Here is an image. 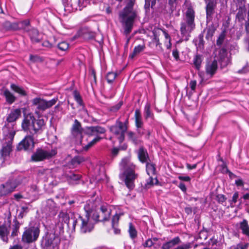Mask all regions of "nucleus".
I'll list each match as a JSON object with an SVG mask.
<instances>
[{
	"mask_svg": "<svg viewBox=\"0 0 249 249\" xmlns=\"http://www.w3.org/2000/svg\"><path fill=\"white\" fill-rule=\"evenodd\" d=\"M20 224L16 218L13 220V224L12 226V232L11 233V236L15 237L18 235L19 228Z\"/></svg>",
	"mask_w": 249,
	"mask_h": 249,
	"instance_id": "nucleus-31",
	"label": "nucleus"
},
{
	"mask_svg": "<svg viewBox=\"0 0 249 249\" xmlns=\"http://www.w3.org/2000/svg\"><path fill=\"white\" fill-rule=\"evenodd\" d=\"M238 197V192H235L233 195V196L232 198V201L234 203H235L237 202V199Z\"/></svg>",
	"mask_w": 249,
	"mask_h": 249,
	"instance_id": "nucleus-64",
	"label": "nucleus"
},
{
	"mask_svg": "<svg viewBox=\"0 0 249 249\" xmlns=\"http://www.w3.org/2000/svg\"><path fill=\"white\" fill-rule=\"evenodd\" d=\"M135 0H128L125 7L119 12V18L124 29L123 34L126 36L125 47H127L131 39L128 36L132 30L135 20L138 15V11L135 7Z\"/></svg>",
	"mask_w": 249,
	"mask_h": 249,
	"instance_id": "nucleus-1",
	"label": "nucleus"
},
{
	"mask_svg": "<svg viewBox=\"0 0 249 249\" xmlns=\"http://www.w3.org/2000/svg\"><path fill=\"white\" fill-rule=\"evenodd\" d=\"M57 101V98H53L47 101L40 98H36L33 99L32 102L33 105L36 106L38 109L44 111L55 105Z\"/></svg>",
	"mask_w": 249,
	"mask_h": 249,
	"instance_id": "nucleus-9",
	"label": "nucleus"
},
{
	"mask_svg": "<svg viewBox=\"0 0 249 249\" xmlns=\"http://www.w3.org/2000/svg\"><path fill=\"white\" fill-rule=\"evenodd\" d=\"M35 146L33 135L26 136L17 145L18 150H32Z\"/></svg>",
	"mask_w": 249,
	"mask_h": 249,
	"instance_id": "nucleus-10",
	"label": "nucleus"
},
{
	"mask_svg": "<svg viewBox=\"0 0 249 249\" xmlns=\"http://www.w3.org/2000/svg\"><path fill=\"white\" fill-rule=\"evenodd\" d=\"M95 209V207L93 205V203L91 201H87L84 206V210L86 212L85 215L89 216L90 213L93 211Z\"/></svg>",
	"mask_w": 249,
	"mask_h": 249,
	"instance_id": "nucleus-34",
	"label": "nucleus"
},
{
	"mask_svg": "<svg viewBox=\"0 0 249 249\" xmlns=\"http://www.w3.org/2000/svg\"><path fill=\"white\" fill-rule=\"evenodd\" d=\"M106 132L104 128L100 126H89L84 128V133L89 136L97 135Z\"/></svg>",
	"mask_w": 249,
	"mask_h": 249,
	"instance_id": "nucleus-15",
	"label": "nucleus"
},
{
	"mask_svg": "<svg viewBox=\"0 0 249 249\" xmlns=\"http://www.w3.org/2000/svg\"><path fill=\"white\" fill-rule=\"evenodd\" d=\"M128 139L135 145L139 144L141 142L137 135L132 131H128L127 133Z\"/></svg>",
	"mask_w": 249,
	"mask_h": 249,
	"instance_id": "nucleus-29",
	"label": "nucleus"
},
{
	"mask_svg": "<svg viewBox=\"0 0 249 249\" xmlns=\"http://www.w3.org/2000/svg\"><path fill=\"white\" fill-rule=\"evenodd\" d=\"M145 48L144 44L139 45L135 47L133 53L130 54L129 57L133 58L136 55L142 52Z\"/></svg>",
	"mask_w": 249,
	"mask_h": 249,
	"instance_id": "nucleus-33",
	"label": "nucleus"
},
{
	"mask_svg": "<svg viewBox=\"0 0 249 249\" xmlns=\"http://www.w3.org/2000/svg\"><path fill=\"white\" fill-rule=\"evenodd\" d=\"M247 244H238L236 247H233V249H247Z\"/></svg>",
	"mask_w": 249,
	"mask_h": 249,
	"instance_id": "nucleus-58",
	"label": "nucleus"
},
{
	"mask_svg": "<svg viewBox=\"0 0 249 249\" xmlns=\"http://www.w3.org/2000/svg\"><path fill=\"white\" fill-rule=\"evenodd\" d=\"M246 15V9L245 7H240L236 15V18L239 22H242Z\"/></svg>",
	"mask_w": 249,
	"mask_h": 249,
	"instance_id": "nucleus-27",
	"label": "nucleus"
},
{
	"mask_svg": "<svg viewBox=\"0 0 249 249\" xmlns=\"http://www.w3.org/2000/svg\"><path fill=\"white\" fill-rule=\"evenodd\" d=\"M30 60L33 63H41L43 60L38 55L31 54L30 55Z\"/></svg>",
	"mask_w": 249,
	"mask_h": 249,
	"instance_id": "nucleus-46",
	"label": "nucleus"
},
{
	"mask_svg": "<svg viewBox=\"0 0 249 249\" xmlns=\"http://www.w3.org/2000/svg\"><path fill=\"white\" fill-rule=\"evenodd\" d=\"M240 228L243 233L249 236V226L246 220H244L240 223Z\"/></svg>",
	"mask_w": 249,
	"mask_h": 249,
	"instance_id": "nucleus-37",
	"label": "nucleus"
},
{
	"mask_svg": "<svg viewBox=\"0 0 249 249\" xmlns=\"http://www.w3.org/2000/svg\"><path fill=\"white\" fill-rule=\"evenodd\" d=\"M217 62L215 60L209 61L207 62L205 66V70L207 74L212 77L217 70Z\"/></svg>",
	"mask_w": 249,
	"mask_h": 249,
	"instance_id": "nucleus-17",
	"label": "nucleus"
},
{
	"mask_svg": "<svg viewBox=\"0 0 249 249\" xmlns=\"http://www.w3.org/2000/svg\"><path fill=\"white\" fill-rule=\"evenodd\" d=\"M155 182H154V178L152 177H150L147 180L146 183H145L144 188L145 189H148L152 187L154 184H156L158 182V179L155 178Z\"/></svg>",
	"mask_w": 249,
	"mask_h": 249,
	"instance_id": "nucleus-39",
	"label": "nucleus"
},
{
	"mask_svg": "<svg viewBox=\"0 0 249 249\" xmlns=\"http://www.w3.org/2000/svg\"><path fill=\"white\" fill-rule=\"evenodd\" d=\"M73 96L75 101L80 106H83V101L79 93L77 90H74L73 92Z\"/></svg>",
	"mask_w": 249,
	"mask_h": 249,
	"instance_id": "nucleus-45",
	"label": "nucleus"
},
{
	"mask_svg": "<svg viewBox=\"0 0 249 249\" xmlns=\"http://www.w3.org/2000/svg\"><path fill=\"white\" fill-rule=\"evenodd\" d=\"M110 214V211L105 206H101L99 213H94L93 217L96 221H104L109 219Z\"/></svg>",
	"mask_w": 249,
	"mask_h": 249,
	"instance_id": "nucleus-14",
	"label": "nucleus"
},
{
	"mask_svg": "<svg viewBox=\"0 0 249 249\" xmlns=\"http://www.w3.org/2000/svg\"><path fill=\"white\" fill-rule=\"evenodd\" d=\"M101 139V137H96L94 139H93L91 141L89 142L87 144H86L84 147V149L85 150H88L89 148L94 145L95 143H96L98 142H99Z\"/></svg>",
	"mask_w": 249,
	"mask_h": 249,
	"instance_id": "nucleus-41",
	"label": "nucleus"
},
{
	"mask_svg": "<svg viewBox=\"0 0 249 249\" xmlns=\"http://www.w3.org/2000/svg\"><path fill=\"white\" fill-rule=\"evenodd\" d=\"M58 241V238L56 237L54 234H50L44 240V245L47 248L51 247L54 248L55 246L57 245Z\"/></svg>",
	"mask_w": 249,
	"mask_h": 249,
	"instance_id": "nucleus-19",
	"label": "nucleus"
},
{
	"mask_svg": "<svg viewBox=\"0 0 249 249\" xmlns=\"http://www.w3.org/2000/svg\"><path fill=\"white\" fill-rule=\"evenodd\" d=\"M11 89L15 92L18 93L21 96H24L27 94L26 92L22 87L15 84H11Z\"/></svg>",
	"mask_w": 249,
	"mask_h": 249,
	"instance_id": "nucleus-35",
	"label": "nucleus"
},
{
	"mask_svg": "<svg viewBox=\"0 0 249 249\" xmlns=\"http://www.w3.org/2000/svg\"><path fill=\"white\" fill-rule=\"evenodd\" d=\"M138 157L140 161L144 163L150 161V159L147 150L143 147L139 148L138 151Z\"/></svg>",
	"mask_w": 249,
	"mask_h": 249,
	"instance_id": "nucleus-23",
	"label": "nucleus"
},
{
	"mask_svg": "<svg viewBox=\"0 0 249 249\" xmlns=\"http://www.w3.org/2000/svg\"><path fill=\"white\" fill-rule=\"evenodd\" d=\"M117 76V73L113 72H109L106 75V79L108 83H112L115 79Z\"/></svg>",
	"mask_w": 249,
	"mask_h": 249,
	"instance_id": "nucleus-43",
	"label": "nucleus"
},
{
	"mask_svg": "<svg viewBox=\"0 0 249 249\" xmlns=\"http://www.w3.org/2000/svg\"><path fill=\"white\" fill-rule=\"evenodd\" d=\"M89 217L87 215H79L78 218L72 220L71 231H74L76 224L80 226V231L82 233L90 232L93 229V225L89 221Z\"/></svg>",
	"mask_w": 249,
	"mask_h": 249,
	"instance_id": "nucleus-4",
	"label": "nucleus"
},
{
	"mask_svg": "<svg viewBox=\"0 0 249 249\" xmlns=\"http://www.w3.org/2000/svg\"><path fill=\"white\" fill-rule=\"evenodd\" d=\"M135 119L136 126L138 128H141L143 124L142 121L141 113L139 109H136L135 111Z\"/></svg>",
	"mask_w": 249,
	"mask_h": 249,
	"instance_id": "nucleus-26",
	"label": "nucleus"
},
{
	"mask_svg": "<svg viewBox=\"0 0 249 249\" xmlns=\"http://www.w3.org/2000/svg\"><path fill=\"white\" fill-rule=\"evenodd\" d=\"M121 166L124 172L120 175L121 178H123L125 184L129 189H133L135 186L134 181L138 178V175L135 173L136 165L131 163L128 159H124L121 162Z\"/></svg>",
	"mask_w": 249,
	"mask_h": 249,
	"instance_id": "nucleus-2",
	"label": "nucleus"
},
{
	"mask_svg": "<svg viewBox=\"0 0 249 249\" xmlns=\"http://www.w3.org/2000/svg\"><path fill=\"white\" fill-rule=\"evenodd\" d=\"M195 11L191 6L188 7L185 14V22L188 24H191L195 26Z\"/></svg>",
	"mask_w": 249,
	"mask_h": 249,
	"instance_id": "nucleus-20",
	"label": "nucleus"
},
{
	"mask_svg": "<svg viewBox=\"0 0 249 249\" xmlns=\"http://www.w3.org/2000/svg\"><path fill=\"white\" fill-rule=\"evenodd\" d=\"M158 240V239L156 237L153 238H149L142 244V246L144 248H150L153 246Z\"/></svg>",
	"mask_w": 249,
	"mask_h": 249,
	"instance_id": "nucleus-38",
	"label": "nucleus"
},
{
	"mask_svg": "<svg viewBox=\"0 0 249 249\" xmlns=\"http://www.w3.org/2000/svg\"><path fill=\"white\" fill-rule=\"evenodd\" d=\"M84 128H82L80 123L76 119L74 120L72 127V132L73 134L81 135L84 133Z\"/></svg>",
	"mask_w": 249,
	"mask_h": 249,
	"instance_id": "nucleus-25",
	"label": "nucleus"
},
{
	"mask_svg": "<svg viewBox=\"0 0 249 249\" xmlns=\"http://www.w3.org/2000/svg\"><path fill=\"white\" fill-rule=\"evenodd\" d=\"M21 112L19 108L12 109L8 114L6 120L9 123L16 121L20 116Z\"/></svg>",
	"mask_w": 249,
	"mask_h": 249,
	"instance_id": "nucleus-21",
	"label": "nucleus"
},
{
	"mask_svg": "<svg viewBox=\"0 0 249 249\" xmlns=\"http://www.w3.org/2000/svg\"><path fill=\"white\" fill-rule=\"evenodd\" d=\"M69 46V44L65 41L60 42L57 45L58 49L62 51H65L68 50Z\"/></svg>",
	"mask_w": 249,
	"mask_h": 249,
	"instance_id": "nucleus-52",
	"label": "nucleus"
},
{
	"mask_svg": "<svg viewBox=\"0 0 249 249\" xmlns=\"http://www.w3.org/2000/svg\"><path fill=\"white\" fill-rule=\"evenodd\" d=\"M146 170L147 174L149 175H154L156 174V165L152 162L148 161L146 163Z\"/></svg>",
	"mask_w": 249,
	"mask_h": 249,
	"instance_id": "nucleus-30",
	"label": "nucleus"
},
{
	"mask_svg": "<svg viewBox=\"0 0 249 249\" xmlns=\"http://www.w3.org/2000/svg\"><path fill=\"white\" fill-rule=\"evenodd\" d=\"M45 125L43 119H36L33 116L27 115L22 121V128L25 131H29L33 135L40 133Z\"/></svg>",
	"mask_w": 249,
	"mask_h": 249,
	"instance_id": "nucleus-3",
	"label": "nucleus"
},
{
	"mask_svg": "<svg viewBox=\"0 0 249 249\" xmlns=\"http://www.w3.org/2000/svg\"><path fill=\"white\" fill-rule=\"evenodd\" d=\"M202 62V57L200 55H196L194 59V64L196 69L199 70Z\"/></svg>",
	"mask_w": 249,
	"mask_h": 249,
	"instance_id": "nucleus-44",
	"label": "nucleus"
},
{
	"mask_svg": "<svg viewBox=\"0 0 249 249\" xmlns=\"http://www.w3.org/2000/svg\"><path fill=\"white\" fill-rule=\"evenodd\" d=\"M10 193L9 191L7 190L4 186V184H2L0 186V196H3Z\"/></svg>",
	"mask_w": 249,
	"mask_h": 249,
	"instance_id": "nucleus-53",
	"label": "nucleus"
},
{
	"mask_svg": "<svg viewBox=\"0 0 249 249\" xmlns=\"http://www.w3.org/2000/svg\"><path fill=\"white\" fill-rule=\"evenodd\" d=\"M4 186L11 193L14 191L15 188L17 187V185L14 180H11L8 181L5 184H4Z\"/></svg>",
	"mask_w": 249,
	"mask_h": 249,
	"instance_id": "nucleus-36",
	"label": "nucleus"
},
{
	"mask_svg": "<svg viewBox=\"0 0 249 249\" xmlns=\"http://www.w3.org/2000/svg\"><path fill=\"white\" fill-rule=\"evenodd\" d=\"M180 243L181 241L179 237L177 236L170 240L169 241L164 243L162 245L161 248L162 249H170Z\"/></svg>",
	"mask_w": 249,
	"mask_h": 249,
	"instance_id": "nucleus-24",
	"label": "nucleus"
},
{
	"mask_svg": "<svg viewBox=\"0 0 249 249\" xmlns=\"http://www.w3.org/2000/svg\"><path fill=\"white\" fill-rule=\"evenodd\" d=\"M189 86L191 89L195 91L196 86V80H191L190 82Z\"/></svg>",
	"mask_w": 249,
	"mask_h": 249,
	"instance_id": "nucleus-59",
	"label": "nucleus"
},
{
	"mask_svg": "<svg viewBox=\"0 0 249 249\" xmlns=\"http://www.w3.org/2000/svg\"><path fill=\"white\" fill-rule=\"evenodd\" d=\"M163 34L164 35V36L165 37V38L167 39V40H168V43L169 44L168 45H167V48L168 49L170 48V47H171V43H170V37L169 36V35L167 33H166V32L164 31L163 32Z\"/></svg>",
	"mask_w": 249,
	"mask_h": 249,
	"instance_id": "nucleus-60",
	"label": "nucleus"
},
{
	"mask_svg": "<svg viewBox=\"0 0 249 249\" xmlns=\"http://www.w3.org/2000/svg\"><path fill=\"white\" fill-rule=\"evenodd\" d=\"M235 183L237 186H243L244 185V182L241 179H238L236 180L235 181Z\"/></svg>",
	"mask_w": 249,
	"mask_h": 249,
	"instance_id": "nucleus-63",
	"label": "nucleus"
},
{
	"mask_svg": "<svg viewBox=\"0 0 249 249\" xmlns=\"http://www.w3.org/2000/svg\"><path fill=\"white\" fill-rule=\"evenodd\" d=\"M144 115L145 118L147 119L148 118L151 117L153 115L152 113L150 111V105L148 104H146L144 108Z\"/></svg>",
	"mask_w": 249,
	"mask_h": 249,
	"instance_id": "nucleus-47",
	"label": "nucleus"
},
{
	"mask_svg": "<svg viewBox=\"0 0 249 249\" xmlns=\"http://www.w3.org/2000/svg\"><path fill=\"white\" fill-rule=\"evenodd\" d=\"M56 153L57 151L55 149H52L51 150H45L41 148H38L32 155L31 160L39 161L45 159H49L55 156Z\"/></svg>",
	"mask_w": 249,
	"mask_h": 249,
	"instance_id": "nucleus-8",
	"label": "nucleus"
},
{
	"mask_svg": "<svg viewBox=\"0 0 249 249\" xmlns=\"http://www.w3.org/2000/svg\"><path fill=\"white\" fill-rule=\"evenodd\" d=\"M119 218L120 216L118 214H116L113 216L112 219V226L113 227H114L115 225L118 223Z\"/></svg>",
	"mask_w": 249,
	"mask_h": 249,
	"instance_id": "nucleus-56",
	"label": "nucleus"
},
{
	"mask_svg": "<svg viewBox=\"0 0 249 249\" xmlns=\"http://www.w3.org/2000/svg\"><path fill=\"white\" fill-rule=\"evenodd\" d=\"M31 39L33 42H39L40 40L39 35L36 29H32L29 32Z\"/></svg>",
	"mask_w": 249,
	"mask_h": 249,
	"instance_id": "nucleus-32",
	"label": "nucleus"
},
{
	"mask_svg": "<svg viewBox=\"0 0 249 249\" xmlns=\"http://www.w3.org/2000/svg\"><path fill=\"white\" fill-rule=\"evenodd\" d=\"M126 146H124L123 147H119V148H117V147H115V148H114L112 150V154L114 156H116L119 150L122 149V150H125L126 149Z\"/></svg>",
	"mask_w": 249,
	"mask_h": 249,
	"instance_id": "nucleus-54",
	"label": "nucleus"
},
{
	"mask_svg": "<svg viewBox=\"0 0 249 249\" xmlns=\"http://www.w3.org/2000/svg\"><path fill=\"white\" fill-rule=\"evenodd\" d=\"M72 216V215H71ZM75 219L69 214L64 212H61L59 214V222L62 224H66L67 229L71 231V226L72 225V220Z\"/></svg>",
	"mask_w": 249,
	"mask_h": 249,
	"instance_id": "nucleus-16",
	"label": "nucleus"
},
{
	"mask_svg": "<svg viewBox=\"0 0 249 249\" xmlns=\"http://www.w3.org/2000/svg\"><path fill=\"white\" fill-rule=\"evenodd\" d=\"M245 30L247 33H249V8L248 11V19L245 23Z\"/></svg>",
	"mask_w": 249,
	"mask_h": 249,
	"instance_id": "nucleus-57",
	"label": "nucleus"
},
{
	"mask_svg": "<svg viewBox=\"0 0 249 249\" xmlns=\"http://www.w3.org/2000/svg\"><path fill=\"white\" fill-rule=\"evenodd\" d=\"M110 131L119 140V142H122L124 139V134L127 130L125 125H123V123L119 120H117L116 123L109 127Z\"/></svg>",
	"mask_w": 249,
	"mask_h": 249,
	"instance_id": "nucleus-6",
	"label": "nucleus"
},
{
	"mask_svg": "<svg viewBox=\"0 0 249 249\" xmlns=\"http://www.w3.org/2000/svg\"><path fill=\"white\" fill-rule=\"evenodd\" d=\"M101 139V137H96L94 139H93L91 141L89 142L87 144H86L84 147V149L85 150H88L89 148L94 145L95 143H96L98 142H99Z\"/></svg>",
	"mask_w": 249,
	"mask_h": 249,
	"instance_id": "nucleus-40",
	"label": "nucleus"
},
{
	"mask_svg": "<svg viewBox=\"0 0 249 249\" xmlns=\"http://www.w3.org/2000/svg\"><path fill=\"white\" fill-rule=\"evenodd\" d=\"M226 36V34L224 31H223L219 37H218L216 41V44L217 46H220L223 43Z\"/></svg>",
	"mask_w": 249,
	"mask_h": 249,
	"instance_id": "nucleus-50",
	"label": "nucleus"
},
{
	"mask_svg": "<svg viewBox=\"0 0 249 249\" xmlns=\"http://www.w3.org/2000/svg\"><path fill=\"white\" fill-rule=\"evenodd\" d=\"M56 208L55 204L52 199L46 200L45 204L43 205L42 212L47 215H54L55 214Z\"/></svg>",
	"mask_w": 249,
	"mask_h": 249,
	"instance_id": "nucleus-13",
	"label": "nucleus"
},
{
	"mask_svg": "<svg viewBox=\"0 0 249 249\" xmlns=\"http://www.w3.org/2000/svg\"><path fill=\"white\" fill-rule=\"evenodd\" d=\"M178 187L183 192H185L186 191V187L184 183L183 182L179 183L178 185Z\"/></svg>",
	"mask_w": 249,
	"mask_h": 249,
	"instance_id": "nucleus-61",
	"label": "nucleus"
},
{
	"mask_svg": "<svg viewBox=\"0 0 249 249\" xmlns=\"http://www.w3.org/2000/svg\"><path fill=\"white\" fill-rule=\"evenodd\" d=\"M11 213L9 212L7 218L5 220L3 225L0 226V236L3 241L7 242V235L9 233L8 228L10 227L11 224Z\"/></svg>",
	"mask_w": 249,
	"mask_h": 249,
	"instance_id": "nucleus-11",
	"label": "nucleus"
},
{
	"mask_svg": "<svg viewBox=\"0 0 249 249\" xmlns=\"http://www.w3.org/2000/svg\"><path fill=\"white\" fill-rule=\"evenodd\" d=\"M129 232L131 238H135L137 236V231L133 226L132 223L129 224Z\"/></svg>",
	"mask_w": 249,
	"mask_h": 249,
	"instance_id": "nucleus-48",
	"label": "nucleus"
},
{
	"mask_svg": "<svg viewBox=\"0 0 249 249\" xmlns=\"http://www.w3.org/2000/svg\"><path fill=\"white\" fill-rule=\"evenodd\" d=\"M215 32V29L213 27L209 28L207 30V34L206 36V38L207 39H211L213 35Z\"/></svg>",
	"mask_w": 249,
	"mask_h": 249,
	"instance_id": "nucleus-51",
	"label": "nucleus"
},
{
	"mask_svg": "<svg viewBox=\"0 0 249 249\" xmlns=\"http://www.w3.org/2000/svg\"><path fill=\"white\" fill-rule=\"evenodd\" d=\"M15 134V130L12 129L10 130L5 136L4 141L3 142L2 148L0 152L1 156L3 159L9 156L12 151V142Z\"/></svg>",
	"mask_w": 249,
	"mask_h": 249,
	"instance_id": "nucleus-5",
	"label": "nucleus"
},
{
	"mask_svg": "<svg viewBox=\"0 0 249 249\" xmlns=\"http://www.w3.org/2000/svg\"><path fill=\"white\" fill-rule=\"evenodd\" d=\"M39 229L37 227L31 226L25 228L22 236V241L26 243H30L36 241L39 236Z\"/></svg>",
	"mask_w": 249,
	"mask_h": 249,
	"instance_id": "nucleus-7",
	"label": "nucleus"
},
{
	"mask_svg": "<svg viewBox=\"0 0 249 249\" xmlns=\"http://www.w3.org/2000/svg\"><path fill=\"white\" fill-rule=\"evenodd\" d=\"M178 178L183 181H189L191 179L188 176H179Z\"/></svg>",
	"mask_w": 249,
	"mask_h": 249,
	"instance_id": "nucleus-62",
	"label": "nucleus"
},
{
	"mask_svg": "<svg viewBox=\"0 0 249 249\" xmlns=\"http://www.w3.org/2000/svg\"><path fill=\"white\" fill-rule=\"evenodd\" d=\"M65 177L68 182L71 185H74L78 183L79 180L81 178V176L73 172H70L66 174Z\"/></svg>",
	"mask_w": 249,
	"mask_h": 249,
	"instance_id": "nucleus-22",
	"label": "nucleus"
},
{
	"mask_svg": "<svg viewBox=\"0 0 249 249\" xmlns=\"http://www.w3.org/2000/svg\"><path fill=\"white\" fill-rule=\"evenodd\" d=\"M206 3V18L208 21L212 19L215 10L217 6L216 0H208L205 1Z\"/></svg>",
	"mask_w": 249,
	"mask_h": 249,
	"instance_id": "nucleus-12",
	"label": "nucleus"
},
{
	"mask_svg": "<svg viewBox=\"0 0 249 249\" xmlns=\"http://www.w3.org/2000/svg\"><path fill=\"white\" fill-rule=\"evenodd\" d=\"M195 26L191 24H188L186 22L181 23L180 32L182 36L185 37L186 40L188 39L189 34L194 30Z\"/></svg>",
	"mask_w": 249,
	"mask_h": 249,
	"instance_id": "nucleus-18",
	"label": "nucleus"
},
{
	"mask_svg": "<svg viewBox=\"0 0 249 249\" xmlns=\"http://www.w3.org/2000/svg\"><path fill=\"white\" fill-rule=\"evenodd\" d=\"M84 161V158L82 157L77 156L73 158L71 161V164L72 166H76Z\"/></svg>",
	"mask_w": 249,
	"mask_h": 249,
	"instance_id": "nucleus-42",
	"label": "nucleus"
},
{
	"mask_svg": "<svg viewBox=\"0 0 249 249\" xmlns=\"http://www.w3.org/2000/svg\"><path fill=\"white\" fill-rule=\"evenodd\" d=\"M3 95L6 98V102L10 104L13 103L16 100L15 96L7 89L4 90Z\"/></svg>",
	"mask_w": 249,
	"mask_h": 249,
	"instance_id": "nucleus-28",
	"label": "nucleus"
},
{
	"mask_svg": "<svg viewBox=\"0 0 249 249\" xmlns=\"http://www.w3.org/2000/svg\"><path fill=\"white\" fill-rule=\"evenodd\" d=\"M226 197L224 195L219 194L216 196V199L219 203H223L226 200Z\"/></svg>",
	"mask_w": 249,
	"mask_h": 249,
	"instance_id": "nucleus-55",
	"label": "nucleus"
},
{
	"mask_svg": "<svg viewBox=\"0 0 249 249\" xmlns=\"http://www.w3.org/2000/svg\"><path fill=\"white\" fill-rule=\"evenodd\" d=\"M227 52L225 48H221L219 51L218 56L220 60L223 61L227 57Z\"/></svg>",
	"mask_w": 249,
	"mask_h": 249,
	"instance_id": "nucleus-49",
	"label": "nucleus"
}]
</instances>
